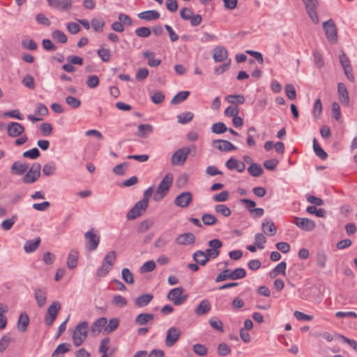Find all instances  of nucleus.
<instances>
[{
	"label": "nucleus",
	"instance_id": "4468645a",
	"mask_svg": "<svg viewBox=\"0 0 357 357\" xmlns=\"http://www.w3.org/2000/svg\"><path fill=\"white\" fill-rule=\"evenodd\" d=\"M24 132V126L17 122H10L7 125V132L10 137H16Z\"/></svg>",
	"mask_w": 357,
	"mask_h": 357
},
{
	"label": "nucleus",
	"instance_id": "393cba45",
	"mask_svg": "<svg viewBox=\"0 0 357 357\" xmlns=\"http://www.w3.org/2000/svg\"><path fill=\"white\" fill-rule=\"evenodd\" d=\"M327 259H328V256H327L326 253L325 252V251H324V250L317 251V252L316 253V257H315V262H316V266L319 269H324L326 268Z\"/></svg>",
	"mask_w": 357,
	"mask_h": 357
},
{
	"label": "nucleus",
	"instance_id": "b1692460",
	"mask_svg": "<svg viewBox=\"0 0 357 357\" xmlns=\"http://www.w3.org/2000/svg\"><path fill=\"white\" fill-rule=\"evenodd\" d=\"M107 319L105 317H100L96 319L91 326V331L93 334H98L105 327Z\"/></svg>",
	"mask_w": 357,
	"mask_h": 357
},
{
	"label": "nucleus",
	"instance_id": "2f4dec72",
	"mask_svg": "<svg viewBox=\"0 0 357 357\" xmlns=\"http://www.w3.org/2000/svg\"><path fill=\"white\" fill-rule=\"evenodd\" d=\"M29 324V317L26 313H21L18 321L17 327L21 332H25Z\"/></svg>",
	"mask_w": 357,
	"mask_h": 357
},
{
	"label": "nucleus",
	"instance_id": "f3484780",
	"mask_svg": "<svg viewBox=\"0 0 357 357\" xmlns=\"http://www.w3.org/2000/svg\"><path fill=\"white\" fill-rule=\"evenodd\" d=\"M34 297L37 305L42 307L45 305L47 301V290L45 287H37L34 289Z\"/></svg>",
	"mask_w": 357,
	"mask_h": 357
},
{
	"label": "nucleus",
	"instance_id": "a19ab883",
	"mask_svg": "<svg viewBox=\"0 0 357 357\" xmlns=\"http://www.w3.org/2000/svg\"><path fill=\"white\" fill-rule=\"evenodd\" d=\"M190 92L188 91H183L178 93L171 100V103L173 105H177L185 100L189 96Z\"/></svg>",
	"mask_w": 357,
	"mask_h": 357
},
{
	"label": "nucleus",
	"instance_id": "f03ea898",
	"mask_svg": "<svg viewBox=\"0 0 357 357\" xmlns=\"http://www.w3.org/2000/svg\"><path fill=\"white\" fill-rule=\"evenodd\" d=\"M173 182V175L170 173L167 174L160 181L158 189L154 194L155 201L162 199L168 193Z\"/></svg>",
	"mask_w": 357,
	"mask_h": 357
},
{
	"label": "nucleus",
	"instance_id": "0e129e2a",
	"mask_svg": "<svg viewBox=\"0 0 357 357\" xmlns=\"http://www.w3.org/2000/svg\"><path fill=\"white\" fill-rule=\"evenodd\" d=\"M22 83L29 88V89H35V82L33 77L30 75H26L22 80Z\"/></svg>",
	"mask_w": 357,
	"mask_h": 357
},
{
	"label": "nucleus",
	"instance_id": "49530a36",
	"mask_svg": "<svg viewBox=\"0 0 357 357\" xmlns=\"http://www.w3.org/2000/svg\"><path fill=\"white\" fill-rule=\"evenodd\" d=\"M193 116V114L190 112L181 113L177 116L178 122L181 124L188 123L192 120Z\"/></svg>",
	"mask_w": 357,
	"mask_h": 357
},
{
	"label": "nucleus",
	"instance_id": "9d476101",
	"mask_svg": "<svg viewBox=\"0 0 357 357\" xmlns=\"http://www.w3.org/2000/svg\"><path fill=\"white\" fill-rule=\"evenodd\" d=\"M208 244L211 248L206 250L205 255L208 257V260L211 258H216L220 254L219 248L222 246V241L219 239H213Z\"/></svg>",
	"mask_w": 357,
	"mask_h": 357
},
{
	"label": "nucleus",
	"instance_id": "f704fd0d",
	"mask_svg": "<svg viewBox=\"0 0 357 357\" xmlns=\"http://www.w3.org/2000/svg\"><path fill=\"white\" fill-rule=\"evenodd\" d=\"M193 259L199 265L204 266L208 261V257L202 250H197L193 254Z\"/></svg>",
	"mask_w": 357,
	"mask_h": 357
},
{
	"label": "nucleus",
	"instance_id": "473e14b6",
	"mask_svg": "<svg viewBox=\"0 0 357 357\" xmlns=\"http://www.w3.org/2000/svg\"><path fill=\"white\" fill-rule=\"evenodd\" d=\"M287 264L285 261L279 263L272 271L269 273V276L271 278H275L278 274L285 275Z\"/></svg>",
	"mask_w": 357,
	"mask_h": 357
},
{
	"label": "nucleus",
	"instance_id": "58836bf2",
	"mask_svg": "<svg viewBox=\"0 0 357 357\" xmlns=\"http://www.w3.org/2000/svg\"><path fill=\"white\" fill-rule=\"evenodd\" d=\"M119 326V319L118 318H113L109 319L108 324L105 325V333L109 334L114 331Z\"/></svg>",
	"mask_w": 357,
	"mask_h": 357
},
{
	"label": "nucleus",
	"instance_id": "20e7f679",
	"mask_svg": "<svg viewBox=\"0 0 357 357\" xmlns=\"http://www.w3.org/2000/svg\"><path fill=\"white\" fill-rule=\"evenodd\" d=\"M86 248L89 251H94L98 248L100 238L94 228H91L84 234Z\"/></svg>",
	"mask_w": 357,
	"mask_h": 357
},
{
	"label": "nucleus",
	"instance_id": "338daca9",
	"mask_svg": "<svg viewBox=\"0 0 357 357\" xmlns=\"http://www.w3.org/2000/svg\"><path fill=\"white\" fill-rule=\"evenodd\" d=\"M218 354L220 356L229 354L231 351L230 347L226 343H220L218 347Z\"/></svg>",
	"mask_w": 357,
	"mask_h": 357
},
{
	"label": "nucleus",
	"instance_id": "2eb2a0df",
	"mask_svg": "<svg viewBox=\"0 0 357 357\" xmlns=\"http://www.w3.org/2000/svg\"><path fill=\"white\" fill-rule=\"evenodd\" d=\"M213 146L221 151H230L236 149V147L230 142L223 139H215L213 142Z\"/></svg>",
	"mask_w": 357,
	"mask_h": 357
},
{
	"label": "nucleus",
	"instance_id": "aec40b11",
	"mask_svg": "<svg viewBox=\"0 0 357 357\" xmlns=\"http://www.w3.org/2000/svg\"><path fill=\"white\" fill-rule=\"evenodd\" d=\"M225 165L229 169H236L238 172H243L245 169V164L234 158H229Z\"/></svg>",
	"mask_w": 357,
	"mask_h": 357
},
{
	"label": "nucleus",
	"instance_id": "bf43d9fd",
	"mask_svg": "<svg viewBox=\"0 0 357 357\" xmlns=\"http://www.w3.org/2000/svg\"><path fill=\"white\" fill-rule=\"evenodd\" d=\"M232 280L244 278L246 276V271L243 268H237L231 270Z\"/></svg>",
	"mask_w": 357,
	"mask_h": 357
},
{
	"label": "nucleus",
	"instance_id": "6e6552de",
	"mask_svg": "<svg viewBox=\"0 0 357 357\" xmlns=\"http://www.w3.org/2000/svg\"><path fill=\"white\" fill-rule=\"evenodd\" d=\"M60 309L61 304L59 301H54L50 305L45 315V323L46 325L49 326L52 325Z\"/></svg>",
	"mask_w": 357,
	"mask_h": 357
},
{
	"label": "nucleus",
	"instance_id": "4c0bfd02",
	"mask_svg": "<svg viewBox=\"0 0 357 357\" xmlns=\"http://www.w3.org/2000/svg\"><path fill=\"white\" fill-rule=\"evenodd\" d=\"M109 337H105L101 340L99 347V352L102 354L101 357H108L107 352L109 349Z\"/></svg>",
	"mask_w": 357,
	"mask_h": 357
},
{
	"label": "nucleus",
	"instance_id": "13d9d810",
	"mask_svg": "<svg viewBox=\"0 0 357 357\" xmlns=\"http://www.w3.org/2000/svg\"><path fill=\"white\" fill-rule=\"evenodd\" d=\"M116 259V252L114 250L107 253L102 262L112 266L114 264Z\"/></svg>",
	"mask_w": 357,
	"mask_h": 357
},
{
	"label": "nucleus",
	"instance_id": "864d4df0",
	"mask_svg": "<svg viewBox=\"0 0 357 357\" xmlns=\"http://www.w3.org/2000/svg\"><path fill=\"white\" fill-rule=\"evenodd\" d=\"M211 131L213 133L222 134L227 131V128L225 124L222 122H218L212 126Z\"/></svg>",
	"mask_w": 357,
	"mask_h": 357
},
{
	"label": "nucleus",
	"instance_id": "39448f33",
	"mask_svg": "<svg viewBox=\"0 0 357 357\" xmlns=\"http://www.w3.org/2000/svg\"><path fill=\"white\" fill-rule=\"evenodd\" d=\"M307 13L314 24L319 23V17L317 9L319 6L318 0H302Z\"/></svg>",
	"mask_w": 357,
	"mask_h": 357
},
{
	"label": "nucleus",
	"instance_id": "7ed1b4c3",
	"mask_svg": "<svg viewBox=\"0 0 357 357\" xmlns=\"http://www.w3.org/2000/svg\"><path fill=\"white\" fill-rule=\"evenodd\" d=\"M184 289L183 287H176L171 289L167 294V298L172 301L175 305L183 304L188 298L187 294H183Z\"/></svg>",
	"mask_w": 357,
	"mask_h": 357
},
{
	"label": "nucleus",
	"instance_id": "6e6d98bb",
	"mask_svg": "<svg viewBox=\"0 0 357 357\" xmlns=\"http://www.w3.org/2000/svg\"><path fill=\"white\" fill-rule=\"evenodd\" d=\"M169 239L168 238L167 235L166 234H162L155 240L154 245L155 248H160L165 246L169 243Z\"/></svg>",
	"mask_w": 357,
	"mask_h": 357
},
{
	"label": "nucleus",
	"instance_id": "69168bd1",
	"mask_svg": "<svg viewBox=\"0 0 357 357\" xmlns=\"http://www.w3.org/2000/svg\"><path fill=\"white\" fill-rule=\"evenodd\" d=\"M99 78L97 75H90L88 77L86 84L89 88L93 89L99 85Z\"/></svg>",
	"mask_w": 357,
	"mask_h": 357
},
{
	"label": "nucleus",
	"instance_id": "680f3d73",
	"mask_svg": "<svg viewBox=\"0 0 357 357\" xmlns=\"http://www.w3.org/2000/svg\"><path fill=\"white\" fill-rule=\"evenodd\" d=\"M215 210L217 213H220L225 217H228L231 213L230 208L224 204L216 205L215 207Z\"/></svg>",
	"mask_w": 357,
	"mask_h": 357
},
{
	"label": "nucleus",
	"instance_id": "e433bc0d",
	"mask_svg": "<svg viewBox=\"0 0 357 357\" xmlns=\"http://www.w3.org/2000/svg\"><path fill=\"white\" fill-rule=\"evenodd\" d=\"M313 149L316 155L321 160H326L328 157L326 152L318 144L317 139H313Z\"/></svg>",
	"mask_w": 357,
	"mask_h": 357
},
{
	"label": "nucleus",
	"instance_id": "bb28decb",
	"mask_svg": "<svg viewBox=\"0 0 357 357\" xmlns=\"http://www.w3.org/2000/svg\"><path fill=\"white\" fill-rule=\"evenodd\" d=\"M153 298V296L150 294H142L137 298H136L135 301V304L137 307H143L147 305Z\"/></svg>",
	"mask_w": 357,
	"mask_h": 357
},
{
	"label": "nucleus",
	"instance_id": "c756f323",
	"mask_svg": "<svg viewBox=\"0 0 357 357\" xmlns=\"http://www.w3.org/2000/svg\"><path fill=\"white\" fill-rule=\"evenodd\" d=\"M137 136L145 138L153 131V127L151 124H139L137 127Z\"/></svg>",
	"mask_w": 357,
	"mask_h": 357
},
{
	"label": "nucleus",
	"instance_id": "8fccbe9b",
	"mask_svg": "<svg viewBox=\"0 0 357 357\" xmlns=\"http://www.w3.org/2000/svg\"><path fill=\"white\" fill-rule=\"evenodd\" d=\"M128 166L129 163L128 162H123L121 164H119L113 168V173L116 175L122 176L125 174Z\"/></svg>",
	"mask_w": 357,
	"mask_h": 357
},
{
	"label": "nucleus",
	"instance_id": "72a5a7b5",
	"mask_svg": "<svg viewBox=\"0 0 357 357\" xmlns=\"http://www.w3.org/2000/svg\"><path fill=\"white\" fill-rule=\"evenodd\" d=\"M143 57L149 59L147 64L151 67H157L161 63V61L160 59H155V53L153 52H144L143 53Z\"/></svg>",
	"mask_w": 357,
	"mask_h": 357
},
{
	"label": "nucleus",
	"instance_id": "e2e57ef3",
	"mask_svg": "<svg viewBox=\"0 0 357 357\" xmlns=\"http://www.w3.org/2000/svg\"><path fill=\"white\" fill-rule=\"evenodd\" d=\"M91 26L95 31L100 32L105 26V22L100 19L94 18L91 20Z\"/></svg>",
	"mask_w": 357,
	"mask_h": 357
},
{
	"label": "nucleus",
	"instance_id": "a18cd8bd",
	"mask_svg": "<svg viewBox=\"0 0 357 357\" xmlns=\"http://www.w3.org/2000/svg\"><path fill=\"white\" fill-rule=\"evenodd\" d=\"M70 344L68 343H61L59 344L52 355L59 356L63 354L70 350Z\"/></svg>",
	"mask_w": 357,
	"mask_h": 357
},
{
	"label": "nucleus",
	"instance_id": "774afa93",
	"mask_svg": "<svg viewBox=\"0 0 357 357\" xmlns=\"http://www.w3.org/2000/svg\"><path fill=\"white\" fill-rule=\"evenodd\" d=\"M229 192L227 190L222 191L221 192L215 195L213 197L214 201L217 202H226L229 199Z\"/></svg>",
	"mask_w": 357,
	"mask_h": 357
},
{
	"label": "nucleus",
	"instance_id": "dca6fc26",
	"mask_svg": "<svg viewBox=\"0 0 357 357\" xmlns=\"http://www.w3.org/2000/svg\"><path fill=\"white\" fill-rule=\"evenodd\" d=\"M227 57L228 51L225 47L219 45L213 49V58L215 62H222Z\"/></svg>",
	"mask_w": 357,
	"mask_h": 357
},
{
	"label": "nucleus",
	"instance_id": "c03bdc74",
	"mask_svg": "<svg viewBox=\"0 0 357 357\" xmlns=\"http://www.w3.org/2000/svg\"><path fill=\"white\" fill-rule=\"evenodd\" d=\"M209 324L213 328H214L221 333L224 332L222 322L221 321V320L219 318H218L216 317H211L209 320Z\"/></svg>",
	"mask_w": 357,
	"mask_h": 357
},
{
	"label": "nucleus",
	"instance_id": "cd10ccee",
	"mask_svg": "<svg viewBox=\"0 0 357 357\" xmlns=\"http://www.w3.org/2000/svg\"><path fill=\"white\" fill-rule=\"evenodd\" d=\"M78 256V252L75 250L69 252L66 262L69 269H74L77 266Z\"/></svg>",
	"mask_w": 357,
	"mask_h": 357
},
{
	"label": "nucleus",
	"instance_id": "0eeeda50",
	"mask_svg": "<svg viewBox=\"0 0 357 357\" xmlns=\"http://www.w3.org/2000/svg\"><path fill=\"white\" fill-rule=\"evenodd\" d=\"M190 153V149L183 147L178 149L172 156L171 163L172 165H183Z\"/></svg>",
	"mask_w": 357,
	"mask_h": 357
},
{
	"label": "nucleus",
	"instance_id": "79ce46f5",
	"mask_svg": "<svg viewBox=\"0 0 357 357\" xmlns=\"http://www.w3.org/2000/svg\"><path fill=\"white\" fill-rule=\"evenodd\" d=\"M52 37L56 42L60 43H66L68 40L66 35L60 30L54 31Z\"/></svg>",
	"mask_w": 357,
	"mask_h": 357
},
{
	"label": "nucleus",
	"instance_id": "423d86ee",
	"mask_svg": "<svg viewBox=\"0 0 357 357\" xmlns=\"http://www.w3.org/2000/svg\"><path fill=\"white\" fill-rule=\"evenodd\" d=\"M323 28L327 39L335 44L337 41V27L333 20H328L323 23Z\"/></svg>",
	"mask_w": 357,
	"mask_h": 357
},
{
	"label": "nucleus",
	"instance_id": "9b49d317",
	"mask_svg": "<svg viewBox=\"0 0 357 357\" xmlns=\"http://www.w3.org/2000/svg\"><path fill=\"white\" fill-rule=\"evenodd\" d=\"M181 331L179 328L172 326L169 328L165 338V344L167 347H172L175 344L181 336Z\"/></svg>",
	"mask_w": 357,
	"mask_h": 357
},
{
	"label": "nucleus",
	"instance_id": "f8f14e48",
	"mask_svg": "<svg viewBox=\"0 0 357 357\" xmlns=\"http://www.w3.org/2000/svg\"><path fill=\"white\" fill-rule=\"evenodd\" d=\"M50 7L56 8L59 11H67L72 8V0H47Z\"/></svg>",
	"mask_w": 357,
	"mask_h": 357
},
{
	"label": "nucleus",
	"instance_id": "052dcab7",
	"mask_svg": "<svg viewBox=\"0 0 357 357\" xmlns=\"http://www.w3.org/2000/svg\"><path fill=\"white\" fill-rule=\"evenodd\" d=\"M56 169V165L50 162L43 166V172L46 176H51L54 174Z\"/></svg>",
	"mask_w": 357,
	"mask_h": 357
},
{
	"label": "nucleus",
	"instance_id": "4d7b16f0",
	"mask_svg": "<svg viewBox=\"0 0 357 357\" xmlns=\"http://www.w3.org/2000/svg\"><path fill=\"white\" fill-rule=\"evenodd\" d=\"M97 54L104 62H107L110 59L111 54L109 49L102 47L97 50Z\"/></svg>",
	"mask_w": 357,
	"mask_h": 357
},
{
	"label": "nucleus",
	"instance_id": "5701e85b",
	"mask_svg": "<svg viewBox=\"0 0 357 357\" xmlns=\"http://www.w3.org/2000/svg\"><path fill=\"white\" fill-rule=\"evenodd\" d=\"M154 319V314L151 313H141L135 319V323L142 326L144 324H152Z\"/></svg>",
	"mask_w": 357,
	"mask_h": 357
},
{
	"label": "nucleus",
	"instance_id": "5fc2aeb1",
	"mask_svg": "<svg viewBox=\"0 0 357 357\" xmlns=\"http://www.w3.org/2000/svg\"><path fill=\"white\" fill-rule=\"evenodd\" d=\"M112 268V266L102 262L101 266L97 270L96 275L98 277H105Z\"/></svg>",
	"mask_w": 357,
	"mask_h": 357
},
{
	"label": "nucleus",
	"instance_id": "3c124183",
	"mask_svg": "<svg viewBox=\"0 0 357 357\" xmlns=\"http://www.w3.org/2000/svg\"><path fill=\"white\" fill-rule=\"evenodd\" d=\"M39 177L40 175L29 170L23 177V182L25 183H32L36 181Z\"/></svg>",
	"mask_w": 357,
	"mask_h": 357
},
{
	"label": "nucleus",
	"instance_id": "a211bd4d",
	"mask_svg": "<svg viewBox=\"0 0 357 357\" xmlns=\"http://www.w3.org/2000/svg\"><path fill=\"white\" fill-rule=\"evenodd\" d=\"M195 242V236L190 232L180 234L176 238V243L182 245H192Z\"/></svg>",
	"mask_w": 357,
	"mask_h": 357
},
{
	"label": "nucleus",
	"instance_id": "c9c22d12",
	"mask_svg": "<svg viewBox=\"0 0 357 357\" xmlns=\"http://www.w3.org/2000/svg\"><path fill=\"white\" fill-rule=\"evenodd\" d=\"M248 172L252 176L259 177L263 174L264 170L260 165L257 163H252L251 165L248 168Z\"/></svg>",
	"mask_w": 357,
	"mask_h": 357
},
{
	"label": "nucleus",
	"instance_id": "6ab92c4d",
	"mask_svg": "<svg viewBox=\"0 0 357 357\" xmlns=\"http://www.w3.org/2000/svg\"><path fill=\"white\" fill-rule=\"evenodd\" d=\"M337 92L339 95L340 101L344 105L349 106V97L348 94V91L343 83H338L337 84Z\"/></svg>",
	"mask_w": 357,
	"mask_h": 357
},
{
	"label": "nucleus",
	"instance_id": "603ef678",
	"mask_svg": "<svg viewBox=\"0 0 357 357\" xmlns=\"http://www.w3.org/2000/svg\"><path fill=\"white\" fill-rule=\"evenodd\" d=\"M202 220L205 225L211 226L216 223L217 218L212 214L205 213L202 215Z\"/></svg>",
	"mask_w": 357,
	"mask_h": 357
},
{
	"label": "nucleus",
	"instance_id": "ddd939ff",
	"mask_svg": "<svg viewBox=\"0 0 357 357\" xmlns=\"http://www.w3.org/2000/svg\"><path fill=\"white\" fill-rule=\"evenodd\" d=\"M192 201V195L190 192H184L178 195L174 199V204L181 208L187 207Z\"/></svg>",
	"mask_w": 357,
	"mask_h": 357
},
{
	"label": "nucleus",
	"instance_id": "a878e982",
	"mask_svg": "<svg viewBox=\"0 0 357 357\" xmlns=\"http://www.w3.org/2000/svg\"><path fill=\"white\" fill-rule=\"evenodd\" d=\"M41 242L40 238L37 237L35 240H28L24 246V251L26 253L34 252L40 245Z\"/></svg>",
	"mask_w": 357,
	"mask_h": 357
},
{
	"label": "nucleus",
	"instance_id": "37998d69",
	"mask_svg": "<svg viewBox=\"0 0 357 357\" xmlns=\"http://www.w3.org/2000/svg\"><path fill=\"white\" fill-rule=\"evenodd\" d=\"M122 279L128 284L134 283V278L131 271L128 268H123L121 271Z\"/></svg>",
	"mask_w": 357,
	"mask_h": 357
},
{
	"label": "nucleus",
	"instance_id": "09e8293b",
	"mask_svg": "<svg viewBox=\"0 0 357 357\" xmlns=\"http://www.w3.org/2000/svg\"><path fill=\"white\" fill-rule=\"evenodd\" d=\"M225 100L231 104H243L245 98L243 95H229L225 97Z\"/></svg>",
	"mask_w": 357,
	"mask_h": 357
},
{
	"label": "nucleus",
	"instance_id": "ea45409f",
	"mask_svg": "<svg viewBox=\"0 0 357 357\" xmlns=\"http://www.w3.org/2000/svg\"><path fill=\"white\" fill-rule=\"evenodd\" d=\"M227 280H232L231 270L226 268L220 273L215 278V282L218 283Z\"/></svg>",
	"mask_w": 357,
	"mask_h": 357
},
{
	"label": "nucleus",
	"instance_id": "7c9ffc66",
	"mask_svg": "<svg viewBox=\"0 0 357 357\" xmlns=\"http://www.w3.org/2000/svg\"><path fill=\"white\" fill-rule=\"evenodd\" d=\"M139 18L146 21L158 20L160 17V13L154 10L144 11L138 14Z\"/></svg>",
	"mask_w": 357,
	"mask_h": 357
},
{
	"label": "nucleus",
	"instance_id": "412c9836",
	"mask_svg": "<svg viewBox=\"0 0 357 357\" xmlns=\"http://www.w3.org/2000/svg\"><path fill=\"white\" fill-rule=\"evenodd\" d=\"M261 229L265 234L273 236L276 234L277 229L271 220L265 219L261 225Z\"/></svg>",
	"mask_w": 357,
	"mask_h": 357
},
{
	"label": "nucleus",
	"instance_id": "de8ad7c7",
	"mask_svg": "<svg viewBox=\"0 0 357 357\" xmlns=\"http://www.w3.org/2000/svg\"><path fill=\"white\" fill-rule=\"evenodd\" d=\"M17 219V215H13L10 218L2 221L1 228L5 231L10 230Z\"/></svg>",
	"mask_w": 357,
	"mask_h": 357
},
{
	"label": "nucleus",
	"instance_id": "f257e3e1",
	"mask_svg": "<svg viewBox=\"0 0 357 357\" xmlns=\"http://www.w3.org/2000/svg\"><path fill=\"white\" fill-rule=\"evenodd\" d=\"M89 323L86 321L79 323L75 328L72 338L75 347L81 346L88 336Z\"/></svg>",
	"mask_w": 357,
	"mask_h": 357
},
{
	"label": "nucleus",
	"instance_id": "1a4fd4ad",
	"mask_svg": "<svg viewBox=\"0 0 357 357\" xmlns=\"http://www.w3.org/2000/svg\"><path fill=\"white\" fill-rule=\"evenodd\" d=\"M291 222L307 231H313L316 227V224L313 220L306 218L294 217Z\"/></svg>",
	"mask_w": 357,
	"mask_h": 357
},
{
	"label": "nucleus",
	"instance_id": "c85d7f7f",
	"mask_svg": "<svg viewBox=\"0 0 357 357\" xmlns=\"http://www.w3.org/2000/svg\"><path fill=\"white\" fill-rule=\"evenodd\" d=\"M28 169V164L15 162L11 167V172L13 174L22 175L25 173Z\"/></svg>",
	"mask_w": 357,
	"mask_h": 357
},
{
	"label": "nucleus",
	"instance_id": "4be33fe9",
	"mask_svg": "<svg viewBox=\"0 0 357 357\" xmlns=\"http://www.w3.org/2000/svg\"><path fill=\"white\" fill-rule=\"evenodd\" d=\"M211 308V303L208 300L204 299L202 300L197 307L195 310V313L197 316H202L207 314Z\"/></svg>",
	"mask_w": 357,
	"mask_h": 357
}]
</instances>
